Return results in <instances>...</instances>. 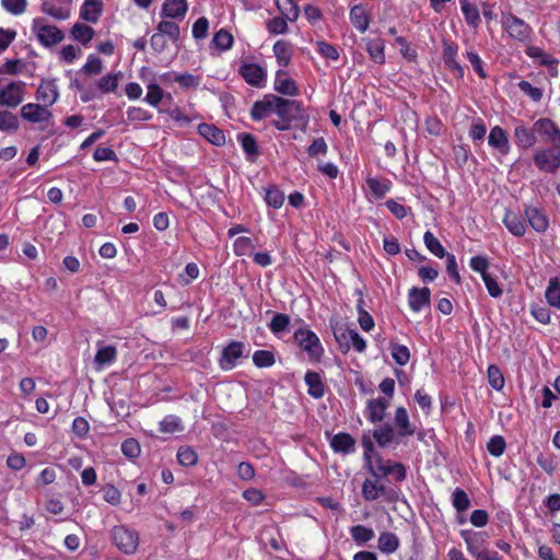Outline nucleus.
<instances>
[{
  "mask_svg": "<svg viewBox=\"0 0 560 560\" xmlns=\"http://www.w3.org/2000/svg\"><path fill=\"white\" fill-rule=\"evenodd\" d=\"M417 427L410 421L408 411L399 406L395 409L393 423L386 422L373 430L372 436L376 444L386 448L389 445H399L409 436L415 435Z\"/></svg>",
  "mask_w": 560,
  "mask_h": 560,
  "instance_id": "nucleus-1",
  "label": "nucleus"
},
{
  "mask_svg": "<svg viewBox=\"0 0 560 560\" xmlns=\"http://www.w3.org/2000/svg\"><path fill=\"white\" fill-rule=\"evenodd\" d=\"M537 129L541 139L552 145L537 149L533 155L534 164L540 172L555 174L560 168V128L542 120Z\"/></svg>",
  "mask_w": 560,
  "mask_h": 560,
  "instance_id": "nucleus-2",
  "label": "nucleus"
},
{
  "mask_svg": "<svg viewBox=\"0 0 560 560\" xmlns=\"http://www.w3.org/2000/svg\"><path fill=\"white\" fill-rule=\"evenodd\" d=\"M276 115L278 119L272 120L271 125L277 130H289L293 121H307L308 116L301 101L283 98L281 96L276 98Z\"/></svg>",
  "mask_w": 560,
  "mask_h": 560,
  "instance_id": "nucleus-3",
  "label": "nucleus"
},
{
  "mask_svg": "<svg viewBox=\"0 0 560 560\" xmlns=\"http://www.w3.org/2000/svg\"><path fill=\"white\" fill-rule=\"evenodd\" d=\"M501 24L503 31L516 42L528 43L534 36L533 27L511 12L502 14Z\"/></svg>",
  "mask_w": 560,
  "mask_h": 560,
  "instance_id": "nucleus-4",
  "label": "nucleus"
},
{
  "mask_svg": "<svg viewBox=\"0 0 560 560\" xmlns=\"http://www.w3.org/2000/svg\"><path fill=\"white\" fill-rule=\"evenodd\" d=\"M294 341L299 347L307 353L308 359L314 362H319L324 348L320 343L318 336L307 327L299 328L293 335Z\"/></svg>",
  "mask_w": 560,
  "mask_h": 560,
  "instance_id": "nucleus-5",
  "label": "nucleus"
},
{
  "mask_svg": "<svg viewBox=\"0 0 560 560\" xmlns=\"http://www.w3.org/2000/svg\"><path fill=\"white\" fill-rule=\"evenodd\" d=\"M110 538L118 550L133 555L139 546V533L127 525H115L110 529Z\"/></svg>",
  "mask_w": 560,
  "mask_h": 560,
  "instance_id": "nucleus-6",
  "label": "nucleus"
},
{
  "mask_svg": "<svg viewBox=\"0 0 560 560\" xmlns=\"http://www.w3.org/2000/svg\"><path fill=\"white\" fill-rule=\"evenodd\" d=\"M32 32L36 35L38 43L46 48H50L65 39L63 32L55 25L47 24L43 18L33 20Z\"/></svg>",
  "mask_w": 560,
  "mask_h": 560,
  "instance_id": "nucleus-7",
  "label": "nucleus"
},
{
  "mask_svg": "<svg viewBox=\"0 0 560 560\" xmlns=\"http://www.w3.org/2000/svg\"><path fill=\"white\" fill-rule=\"evenodd\" d=\"M542 120L551 125H556L550 118H539L534 122L532 128L527 127L523 121L514 128L513 137L518 149L526 150L537 143V135L541 137V132L537 129V125Z\"/></svg>",
  "mask_w": 560,
  "mask_h": 560,
  "instance_id": "nucleus-8",
  "label": "nucleus"
},
{
  "mask_svg": "<svg viewBox=\"0 0 560 560\" xmlns=\"http://www.w3.org/2000/svg\"><path fill=\"white\" fill-rule=\"evenodd\" d=\"M381 479L374 477L373 479H365L362 483V497L365 501H376L384 497L388 502H396L398 500V491L395 489H387L385 485L380 482Z\"/></svg>",
  "mask_w": 560,
  "mask_h": 560,
  "instance_id": "nucleus-9",
  "label": "nucleus"
},
{
  "mask_svg": "<svg viewBox=\"0 0 560 560\" xmlns=\"http://www.w3.org/2000/svg\"><path fill=\"white\" fill-rule=\"evenodd\" d=\"M334 336L342 353H347L351 347L359 353L366 349L365 340L354 329L340 327L334 330Z\"/></svg>",
  "mask_w": 560,
  "mask_h": 560,
  "instance_id": "nucleus-10",
  "label": "nucleus"
},
{
  "mask_svg": "<svg viewBox=\"0 0 560 560\" xmlns=\"http://www.w3.org/2000/svg\"><path fill=\"white\" fill-rule=\"evenodd\" d=\"M26 83L18 80L11 81L0 88V106L15 108L24 101Z\"/></svg>",
  "mask_w": 560,
  "mask_h": 560,
  "instance_id": "nucleus-11",
  "label": "nucleus"
},
{
  "mask_svg": "<svg viewBox=\"0 0 560 560\" xmlns=\"http://www.w3.org/2000/svg\"><path fill=\"white\" fill-rule=\"evenodd\" d=\"M238 74L249 85L264 88L267 81L266 70L258 63L244 62L238 68Z\"/></svg>",
  "mask_w": 560,
  "mask_h": 560,
  "instance_id": "nucleus-12",
  "label": "nucleus"
},
{
  "mask_svg": "<svg viewBox=\"0 0 560 560\" xmlns=\"http://www.w3.org/2000/svg\"><path fill=\"white\" fill-rule=\"evenodd\" d=\"M245 345L242 341H231L222 350L219 365L223 371H231L237 365L238 359L244 355Z\"/></svg>",
  "mask_w": 560,
  "mask_h": 560,
  "instance_id": "nucleus-13",
  "label": "nucleus"
},
{
  "mask_svg": "<svg viewBox=\"0 0 560 560\" xmlns=\"http://www.w3.org/2000/svg\"><path fill=\"white\" fill-rule=\"evenodd\" d=\"M443 46V61L445 67L453 73L456 79H463L465 75L464 67L457 61L458 45L452 40L444 39Z\"/></svg>",
  "mask_w": 560,
  "mask_h": 560,
  "instance_id": "nucleus-14",
  "label": "nucleus"
},
{
  "mask_svg": "<svg viewBox=\"0 0 560 560\" xmlns=\"http://www.w3.org/2000/svg\"><path fill=\"white\" fill-rule=\"evenodd\" d=\"M36 100L47 108L51 107L59 98L57 79H43L35 93Z\"/></svg>",
  "mask_w": 560,
  "mask_h": 560,
  "instance_id": "nucleus-15",
  "label": "nucleus"
},
{
  "mask_svg": "<svg viewBox=\"0 0 560 560\" xmlns=\"http://www.w3.org/2000/svg\"><path fill=\"white\" fill-rule=\"evenodd\" d=\"M524 215L526 222L537 233H545L549 228V219L545 210L532 205H524Z\"/></svg>",
  "mask_w": 560,
  "mask_h": 560,
  "instance_id": "nucleus-16",
  "label": "nucleus"
},
{
  "mask_svg": "<svg viewBox=\"0 0 560 560\" xmlns=\"http://www.w3.org/2000/svg\"><path fill=\"white\" fill-rule=\"evenodd\" d=\"M390 402L385 397L369 399L364 409V417L371 423H381L386 417Z\"/></svg>",
  "mask_w": 560,
  "mask_h": 560,
  "instance_id": "nucleus-17",
  "label": "nucleus"
},
{
  "mask_svg": "<svg viewBox=\"0 0 560 560\" xmlns=\"http://www.w3.org/2000/svg\"><path fill=\"white\" fill-rule=\"evenodd\" d=\"M276 98H279V96L275 94H266L262 100L256 101L249 113L252 120L260 121L270 116V114H276Z\"/></svg>",
  "mask_w": 560,
  "mask_h": 560,
  "instance_id": "nucleus-18",
  "label": "nucleus"
},
{
  "mask_svg": "<svg viewBox=\"0 0 560 560\" xmlns=\"http://www.w3.org/2000/svg\"><path fill=\"white\" fill-rule=\"evenodd\" d=\"M460 537L464 539L467 551L475 558H479L488 550L485 547V534L469 529L460 530Z\"/></svg>",
  "mask_w": 560,
  "mask_h": 560,
  "instance_id": "nucleus-19",
  "label": "nucleus"
},
{
  "mask_svg": "<svg viewBox=\"0 0 560 560\" xmlns=\"http://www.w3.org/2000/svg\"><path fill=\"white\" fill-rule=\"evenodd\" d=\"M21 117L28 122L39 124L48 121L52 114L49 108L39 103H27L21 108Z\"/></svg>",
  "mask_w": 560,
  "mask_h": 560,
  "instance_id": "nucleus-20",
  "label": "nucleus"
},
{
  "mask_svg": "<svg viewBox=\"0 0 560 560\" xmlns=\"http://www.w3.org/2000/svg\"><path fill=\"white\" fill-rule=\"evenodd\" d=\"M488 144L501 155H508L511 151L509 135L506 130L500 126L491 128L488 136Z\"/></svg>",
  "mask_w": 560,
  "mask_h": 560,
  "instance_id": "nucleus-21",
  "label": "nucleus"
},
{
  "mask_svg": "<svg viewBox=\"0 0 560 560\" xmlns=\"http://www.w3.org/2000/svg\"><path fill=\"white\" fill-rule=\"evenodd\" d=\"M431 291L428 287H412L408 291V304L413 313H419L423 307L430 306Z\"/></svg>",
  "mask_w": 560,
  "mask_h": 560,
  "instance_id": "nucleus-22",
  "label": "nucleus"
},
{
  "mask_svg": "<svg viewBox=\"0 0 560 560\" xmlns=\"http://www.w3.org/2000/svg\"><path fill=\"white\" fill-rule=\"evenodd\" d=\"M329 445L336 454L348 455L355 452V439L347 432L332 435Z\"/></svg>",
  "mask_w": 560,
  "mask_h": 560,
  "instance_id": "nucleus-23",
  "label": "nucleus"
},
{
  "mask_svg": "<svg viewBox=\"0 0 560 560\" xmlns=\"http://www.w3.org/2000/svg\"><path fill=\"white\" fill-rule=\"evenodd\" d=\"M502 222L512 235L516 237L525 235L526 220H524L520 213L514 212L511 209H506Z\"/></svg>",
  "mask_w": 560,
  "mask_h": 560,
  "instance_id": "nucleus-24",
  "label": "nucleus"
},
{
  "mask_svg": "<svg viewBox=\"0 0 560 560\" xmlns=\"http://www.w3.org/2000/svg\"><path fill=\"white\" fill-rule=\"evenodd\" d=\"M273 89L280 94L288 96H296L299 88L293 79L289 77L285 70H278L273 82Z\"/></svg>",
  "mask_w": 560,
  "mask_h": 560,
  "instance_id": "nucleus-25",
  "label": "nucleus"
},
{
  "mask_svg": "<svg viewBox=\"0 0 560 560\" xmlns=\"http://www.w3.org/2000/svg\"><path fill=\"white\" fill-rule=\"evenodd\" d=\"M349 19L358 32L365 33L371 23V13L363 4H355L350 9Z\"/></svg>",
  "mask_w": 560,
  "mask_h": 560,
  "instance_id": "nucleus-26",
  "label": "nucleus"
},
{
  "mask_svg": "<svg viewBox=\"0 0 560 560\" xmlns=\"http://www.w3.org/2000/svg\"><path fill=\"white\" fill-rule=\"evenodd\" d=\"M188 11L187 0H165L160 15L174 20H183Z\"/></svg>",
  "mask_w": 560,
  "mask_h": 560,
  "instance_id": "nucleus-27",
  "label": "nucleus"
},
{
  "mask_svg": "<svg viewBox=\"0 0 560 560\" xmlns=\"http://www.w3.org/2000/svg\"><path fill=\"white\" fill-rule=\"evenodd\" d=\"M104 10L102 0H84L80 8L79 16L81 20L97 23Z\"/></svg>",
  "mask_w": 560,
  "mask_h": 560,
  "instance_id": "nucleus-28",
  "label": "nucleus"
},
{
  "mask_svg": "<svg viewBox=\"0 0 560 560\" xmlns=\"http://www.w3.org/2000/svg\"><path fill=\"white\" fill-rule=\"evenodd\" d=\"M371 196L376 199H383L393 187V183L388 178L368 176L365 179Z\"/></svg>",
  "mask_w": 560,
  "mask_h": 560,
  "instance_id": "nucleus-29",
  "label": "nucleus"
},
{
  "mask_svg": "<svg viewBox=\"0 0 560 560\" xmlns=\"http://www.w3.org/2000/svg\"><path fill=\"white\" fill-rule=\"evenodd\" d=\"M307 386V394L315 398L320 399L325 395L326 385L318 372L307 371L304 376Z\"/></svg>",
  "mask_w": 560,
  "mask_h": 560,
  "instance_id": "nucleus-30",
  "label": "nucleus"
},
{
  "mask_svg": "<svg viewBox=\"0 0 560 560\" xmlns=\"http://www.w3.org/2000/svg\"><path fill=\"white\" fill-rule=\"evenodd\" d=\"M363 40L370 59L376 65H384L386 61L385 40L382 38H363Z\"/></svg>",
  "mask_w": 560,
  "mask_h": 560,
  "instance_id": "nucleus-31",
  "label": "nucleus"
},
{
  "mask_svg": "<svg viewBox=\"0 0 560 560\" xmlns=\"http://www.w3.org/2000/svg\"><path fill=\"white\" fill-rule=\"evenodd\" d=\"M526 56L537 60L539 66L547 67L549 69H556L559 65V60L551 54L546 52L542 48L534 45H529L525 49Z\"/></svg>",
  "mask_w": 560,
  "mask_h": 560,
  "instance_id": "nucleus-32",
  "label": "nucleus"
},
{
  "mask_svg": "<svg viewBox=\"0 0 560 560\" xmlns=\"http://www.w3.org/2000/svg\"><path fill=\"white\" fill-rule=\"evenodd\" d=\"M198 132L211 144L221 147L225 143V135L223 130L214 125L202 122L198 126Z\"/></svg>",
  "mask_w": 560,
  "mask_h": 560,
  "instance_id": "nucleus-33",
  "label": "nucleus"
},
{
  "mask_svg": "<svg viewBox=\"0 0 560 560\" xmlns=\"http://www.w3.org/2000/svg\"><path fill=\"white\" fill-rule=\"evenodd\" d=\"M237 141L241 143L246 159L255 162L260 154L256 138L252 133L243 132L237 135Z\"/></svg>",
  "mask_w": 560,
  "mask_h": 560,
  "instance_id": "nucleus-34",
  "label": "nucleus"
},
{
  "mask_svg": "<svg viewBox=\"0 0 560 560\" xmlns=\"http://www.w3.org/2000/svg\"><path fill=\"white\" fill-rule=\"evenodd\" d=\"M400 541L398 536L392 532H382L377 538V548L385 555H392L398 550Z\"/></svg>",
  "mask_w": 560,
  "mask_h": 560,
  "instance_id": "nucleus-35",
  "label": "nucleus"
},
{
  "mask_svg": "<svg viewBox=\"0 0 560 560\" xmlns=\"http://www.w3.org/2000/svg\"><path fill=\"white\" fill-rule=\"evenodd\" d=\"M459 3L467 25L474 30H477L481 23L479 9L469 0H459Z\"/></svg>",
  "mask_w": 560,
  "mask_h": 560,
  "instance_id": "nucleus-36",
  "label": "nucleus"
},
{
  "mask_svg": "<svg viewBox=\"0 0 560 560\" xmlns=\"http://www.w3.org/2000/svg\"><path fill=\"white\" fill-rule=\"evenodd\" d=\"M272 50L279 66L285 68L290 65L292 59V47L288 40H277Z\"/></svg>",
  "mask_w": 560,
  "mask_h": 560,
  "instance_id": "nucleus-37",
  "label": "nucleus"
},
{
  "mask_svg": "<svg viewBox=\"0 0 560 560\" xmlns=\"http://www.w3.org/2000/svg\"><path fill=\"white\" fill-rule=\"evenodd\" d=\"M71 36L74 40L86 46L95 36V31L92 26L78 22L71 28Z\"/></svg>",
  "mask_w": 560,
  "mask_h": 560,
  "instance_id": "nucleus-38",
  "label": "nucleus"
},
{
  "mask_svg": "<svg viewBox=\"0 0 560 560\" xmlns=\"http://www.w3.org/2000/svg\"><path fill=\"white\" fill-rule=\"evenodd\" d=\"M545 298L547 303L560 310V278L553 277L549 279L547 289L545 291Z\"/></svg>",
  "mask_w": 560,
  "mask_h": 560,
  "instance_id": "nucleus-39",
  "label": "nucleus"
},
{
  "mask_svg": "<svg viewBox=\"0 0 560 560\" xmlns=\"http://www.w3.org/2000/svg\"><path fill=\"white\" fill-rule=\"evenodd\" d=\"M276 7L290 22H295L300 16V9L294 0H276Z\"/></svg>",
  "mask_w": 560,
  "mask_h": 560,
  "instance_id": "nucleus-40",
  "label": "nucleus"
},
{
  "mask_svg": "<svg viewBox=\"0 0 560 560\" xmlns=\"http://www.w3.org/2000/svg\"><path fill=\"white\" fill-rule=\"evenodd\" d=\"M42 11L45 14L50 15L51 18H54L58 21L68 20L71 15L70 8L59 7L51 1H44L42 3Z\"/></svg>",
  "mask_w": 560,
  "mask_h": 560,
  "instance_id": "nucleus-41",
  "label": "nucleus"
},
{
  "mask_svg": "<svg viewBox=\"0 0 560 560\" xmlns=\"http://www.w3.org/2000/svg\"><path fill=\"white\" fill-rule=\"evenodd\" d=\"M350 535L357 545L363 546L375 536L374 530L371 527L364 525H354L350 527Z\"/></svg>",
  "mask_w": 560,
  "mask_h": 560,
  "instance_id": "nucleus-42",
  "label": "nucleus"
},
{
  "mask_svg": "<svg viewBox=\"0 0 560 560\" xmlns=\"http://www.w3.org/2000/svg\"><path fill=\"white\" fill-rule=\"evenodd\" d=\"M376 467L374 468L372 463L370 465H366L368 470L371 472L373 477H377V479H381L383 477L389 476L393 469V465L396 462H393L390 459L384 460L381 456L376 458Z\"/></svg>",
  "mask_w": 560,
  "mask_h": 560,
  "instance_id": "nucleus-43",
  "label": "nucleus"
},
{
  "mask_svg": "<svg viewBox=\"0 0 560 560\" xmlns=\"http://www.w3.org/2000/svg\"><path fill=\"white\" fill-rule=\"evenodd\" d=\"M20 127L19 118L9 110H0V131L13 133Z\"/></svg>",
  "mask_w": 560,
  "mask_h": 560,
  "instance_id": "nucleus-44",
  "label": "nucleus"
},
{
  "mask_svg": "<svg viewBox=\"0 0 560 560\" xmlns=\"http://www.w3.org/2000/svg\"><path fill=\"white\" fill-rule=\"evenodd\" d=\"M423 242L430 253L438 258H444L447 254L441 242L434 236L431 231H427L423 234Z\"/></svg>",
  "mask_w": 560,
  "mask_h": 560,
  "instance_id": "nucleus-45",
  "label": "nucleus"
},
{
  "mask_svg": "<svg viewBox=\"0 0 560 560\" xmlns=\"http://www.w3.org/2000/svg\"><path fill=\"white\" fill-rule=\"evenodd\" d=\"M120 72L107 73L97 81V88L103 94L114 93L118 88Z\"/></svg>",
  "mask_w": 560,
  "mask_h": 560,
  "instance_id": "nucleus-46",
  "label": "nucleus"
},
{
  "mask_svg": "<svg viewBox=\"0 0 560 560\" xmlns=\"http://www.w3.org/2000/svg\"><path fill=\"white\" fill-rule=\"evenodd\" d=\"M265 201L269 207L280 209L284 202V194L277 186H269L266 188Z\"/></svg>",
  "mask_w": 560,
  "mask_h": 560,
  "instance_id": "nucleus-47",
  "label": "nucleus"
},
{
  "mask_svg": "<svg viewBox=\"0 0 560 560\" xmlns=\"http://www.w3.org/2000/svg\"><path fill=\"white\" fill-rule=\"evenodd\" d=\"M183 429L180 419L175 415L164 417L159 427V431L165 434H173L182 431Z\"/></svg>",
  "mask_w": 560,
  "mask_h": 560,
  "instance_id": "nucleus-48",
  "label": "nucleus"
},
{
  "mask_svg": "<svg viewBox=\"0 0 560 560\" xmlns=\"http://www.w3.org/2000/svg\"><path fill=\"white\" fill-rule=\"evenodd\" d=\"M156 31L160 34H163L168 39H171L173 43H176L180 36L179 26L175 22H171V21L162 20L158 24Z\"/></svg>",
  "mask_w": 560,
  "mask_h": 560,
  "instance_id": "nucleus-49",
  "label": "nucleus"
},
{
  "mask_svg": "<svg viewBox=\"0 0 560 560\" xmlns=\"http://www.w3.org/2000/svg\"><path fill=\"white\" fill-rule=\"evenodd\" d=\"M452 504L457 512H465L470 508V499L462 488H455L452 493Z\"/></svg>",
  "mask_w": 560,
  "mask_h": 560,
  "instance_id": "nucleus-50",
  "label": "nucleus"
},
{
  "mask_svg": "<svg viewBox=\"0 0 560 560\" xmlns=\"http://www.w3.org/2000/svg\"><path fill=\"white\" fill-rule=\"evenodd\" d=\"M315 46L316 51L327 60L337 61L340 58L338 48L326 40H317Z\"/></svg>",
  "mask_w": 560,
  "mask_h": 560,
  "instance_id": "nucleus-51",
  "label": "nucleus"
},
{
  "mask_svg": "<svg viewBox=\"0 0 560 560\" xmlns=\"http://www.w3.org/2000/svg\"><path fill=\"white\" fill-rule=\"evenodd\" d=\"M182 466L190 467L197 464L198 455L191 446H180L176 454Z\"/></svg>",
  "mask_w": 560,
  "mask_h": 560,
  "instance_id": "nucleus-52",
  "label": "nucleus"
},
{
  "mask_svg": "<svg viewBox=\"0 0 560 560\" xmlns=\"http://www.w3.org/2000/svg\"><path fill=\"white\" fill-rule=\"evenodd\" d=\"M117 358V350L114 346H105L97 350L94 361L98 365L113 363Z\"/></svg>",
  "mask_w": 560,
  "mask_h": 560,
  "instance_id": "nucleus-53",
  "label": "nucleus"
},
{
  "mask_svg": "<svg viewBox=\"0 0 560 560\" xmlns=\"http://www.w3.org/2000/svg\"><path fill=\"white\" fill-rule=\"evenodd\" d=\"M517 88L533 102L539 103L544 97V90L532 85L526 80H521L517 83Z\"/></svg>",
  "mask_w": 560,
  "mask_h": 560,
  "instance_id": "nucleus-54",
  "label": "nucleus"
},
{
  "mask_svg": "<svg viewBox=\"0 0 560 560\" xmlns=\"http://www.w3.org/2000/svg\"><path fill=\"white\" fill-rule=\"evenodd\" d=\"M487 133V126L481 118H476L468 131L469 138L475 144L480 143L485 140Z\"/></svg>",
  "mask_w": 560,
  "mask_h": 560,
  "instance_id": "nucleus-55",
  "label": "nucleus"
},
{
  "mask_svg": "<svg viewBox=\"0 0 560 560\" xmlns=\"http://www.w3.org/2000/svg\"><path fill=\"white\" fill-rule=\"evenodd\" d=\"M290 322L291 320L289 315L283 313H275L270 323L268 324V327L272 334L278 335L287 330V328L290 325Z\"/></svg>",
  "mask_w": 560,
  "mask_h": 560,
  "instance_id": "nucleus-56",
  "label": "nucleus"
},
{
  "mask_svg": "<svg viewBox=\"0 0 560 560\" xmlns=\"http://www.w3.org/2000/svg\"><path fill=\"white\" fill-rule=\"evenodd\" d=\"M234 38L230 32L224 28L219 30L213 38L212 44L220 50H228L232 48Z\"/></svg>",
  "mask_w": 560,
  "mask_h": 560,
  "instance_id": "nucleus-57",
  "label": "nucleus"
},
{
  "mask_svg": "<svg viewBox=\"0 0 560 560\" xmlns=\"http://www.w3.org/2000/svg\"><path fill=\"white\" fill-rule=\"evenodd\" d=\"M275 362V354L269 350H257L253 354V363L259 369L270 368Z\"/></svg>",
  "mask_w": 560,
  "mask_h": 560,
  "instance_id": "nucleus-58",
  "label": "nucleus"
},
{
  "mask_svg": "<svg viewBox=\"0 0 560 560\" xmlns=\"http://www.w3.org/2000/svg\"><path fill=\"white\" fill-rule=\"evenodd\" d=\"M390 353L398 365H406L410 360V351L405 345L392 343Z\"/></svg>",
  "mask_w": 560,
  "mask_h": 560,
  "instance_id": "nucleus-59",
  "label": "nucleus"
},
{
  "mask_svg": "<svg viewBox=\"0 0 560 560\" xmlns=\"http://www.w3.org/2000/svg\"><path fill=\"white\" fill-rule=\"evenodd\" d=\"M254 248L252 238L247 236H240L233 243V252L238 257L249 255Z\"/></svg>",
  "mask_w": 560,
  "mask_h": 560,
  "instance_id": "nucleus-60",
  "label": "nucleus"
},
{
  "mask_svg": "<svg viewBox=\"0 0 560 560\" xmlns=\"http://www.w3.org/2000/svg\"><path fill=\"white\" fill-rule=\"evenodd\" d=\"M487 373L489 385L495 390H501L505 384L501 370L497 365L491 364L488 366Z\"/></svg>",
  "mask_w": 560,
  "mask_h": 560,
  "instance_id": "nucleus-61",
  "label": "nucleus"
},
{
  "mask_svg": "<svg viewBox=\"0 0 560 560\" xmlns=\"http://www.w3.org/2000/svg\"><path fill=\"white\" fill-rule=\"evenodd\" d=\"M164 96V91L160 85L156 83H150L148 85V92L144 97V102H147L152 107H158Z\"/></svg>",
  "mask_w": 560,
  "mask_h": 560,
  "instance_id": "nucleus-62",
  "label": "nucleus"
},
{
  "mask_svg": "<svg viewBox=\"0 0 560 560\" xmlns=\"http://www.w3.org/2000/svg\"><path fill=\"white\" fill-rule=\"evenodd\" d=\"M506 448L505 440L502 435H493L487 443V450L490 455L500 457L504 454Z\"/></svg>",
  "mask_w": 560,
  "mask_h": 560,
  "instance_id": "nucleus-63",
  "label": "nucleus"
},
{
  "mask_svg": "<svg viewBox=\"0 0 560 560\" xmlns=\"http://www.w3.org/2000/svg\"><path fill=\"white\" fill-rule=\"evenodd\" d=\"M287 21L284 16L272 18L267 22L266 28L272 35L285 34L289 31Z\"/></svg>",
  "mask_w": 560,
  "mask_h": 560,
  "instance_id": "nucleus-64",
  "label": "nucleus"
}]
</instances>
